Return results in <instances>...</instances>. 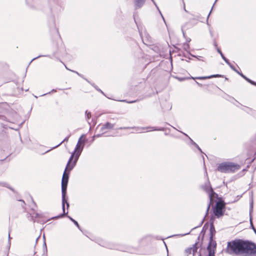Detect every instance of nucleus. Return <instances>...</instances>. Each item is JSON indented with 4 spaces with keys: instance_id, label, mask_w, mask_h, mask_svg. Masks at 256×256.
<instances>
[{
    "instance_id": "obj_1",
    "label": "nucleus",
    "mask_w": 256,
    "mask_h": 256,
    "mask_svg": "<svg viewBox=\"0 0 256 256\" xmlns=\"http://www.w3.org/2000/svg\"><path fill=\"white\" fill-rule=\"evenodd\" d=\"M226 251L230 254L248 256L256 254V245L248 241L235 240L228 242Z\"/></svg>"
},
{
    "instance_id": "obj_2",
    "label": "nucleus",
    "mask_w": 256,
    "mask_h": 256,
    "mask_svg": "<svg viewBox=\"0 0 256 256\" xmlns=\"http://www.w3.org/2000/svg\"><path fill=\"white\" fill-rule=\"evenodd\" d=\"M86 142L85 134H82L79 138L76 144L74 151L69 158L67 164V168L72 170L76 164V163L80 156Z\"/></svg>"
},
{
    "instance_id": "obj_3",
    "label": "nucleus",
    "mask_w": 256,
    "mask_h": 256,
    "mask_svg": "<svg viewBox=\"0 0 256 256\" xmlns=\"http://www.w3.org/2000/svg\"><path fill=\"white\" fill-rule=\"evenodd\" d=\"M72 170H70L69 168H67V166L63 174L62 178V210H63V214L60 215L59 216H57L56 218H59L62 216H63L66 214L67 213L65 212V209H64V205L65 203L66 204L67 207L68 208L69 206V204L66 202V188H67V185L68 183V174L66 173V171H70ZM56 217H54L56 218Z\"/></svg>"
},
{
    "instance_id": "obj_4",
    "label": "nucleus",
    "mask_w": 256,
    "mask_h": 256,
    "mask_svg": "<svg viewBox=\"0 0 256 256\" xmlns=\"http://www.w3.org/2000/svg\"><path fill=\"white\" fill-rule=\"evenodd\" d=\"M240 166L236 164L227 162L220 164L218 166L217 170L221 172H234L239 170Z\"/></svg>"
},
{
    "instance_id": "obj_5",
    "label": "nucleus",
    "mask_w": 256,
    "mask_h": 256,
    "mask_svg": "<svg viewBox=\"0 0 256 256\" xmlns=\"http://www.w3.org/2000/svg\"><path fill=\"white\" fill-rule=\"evenodd\" d=\"M225 203L222 200H218L214 208V212L217 218L222 216L225 211Z\"/></svg>"
},
{
    "instance_id": "obj_6",
    "label": "nucleus",
    "mask_w": 256,
    "mask_h": 256,
    "mask_svg": "<svg viewBox=\"0 0 256 256\" xmlns=\"http://www.w3.org/2000/svg\"><path fill=\"white\" fill-rule=\"evenodd\" d=\"M202 188L208 194L210 200H212L216 194L212 188L210 182H208L206 183L204 185L202 186Z\"/></svg>"
},
{
    "instance_id": "obj_7",
    "label": "nucleus",
    "mask_w": 256,
    "mask_h": 256,
    "mask_svg": "<svg viewBox=\"0 0 256 256\" xmlns=\"http://www.w3.org/2000/svg\"><path fill=\"white\" fill-rule=\"evenodd\" d=\"M136 130L138 132H142L145 131L146 132H152L154 130H160V131H163L164 130V128H155V127H140V128H137Z\"/></svg>"
},
{
    "instance_id": "obj_8",
    "label": "nucleus",
    "mask_w": 256,
    "mask_h": 256,
    "mask_svg": "<svg viewBox=\"0 0 256 256\" xmlns=\"http://www.w3.org/2000/svg\"><path fill=\"white\" fill-rule=\"evenodd\" d=\"M114 126L113 124H112L109 122H106V124L99 126L98 128V129H100V132H102L103 133L106 132L107 130H110L114 128Z\"/></svg>"
},
{
    "instance_id": "obj_9",
    "label": "nucleus",
    "mask_w": 256,
    "mask_h": 256,
    "mask_svg": "<svg viewBox=\"0 0 256 256\" xmlns=\"http://www.w3.org/2000/svg\"><path fill=\"white\" fill-rule=\"evenodd\" d=\"M152 1L153 2L154 4L156 6L158 10H159L158 8V7L156 4L154 0H152ZM146 2V0H134V7L136 9L139 8H141L144 4Z\"/></svg>"
},
{
    "instance_id": "obj_10",
    "label": "nucleus",
    "mask_w": 256,
    "mask_h": 256,
    "mask_svg": "<svg viewBox=\"0 0 256 256\" xmlns=\"http://www.w3.org/2000/svg\"><path fill=\"white\" fill-rule=\"evenodd\" d=\"M221 75L220 74H214V75H211L210 76H198V77H192L191 76L190 78L193 79V80H206L208 78H220L221 77Z\"/></svg>"
},
{
    "instance_id": "obj_11",
    "label": "nucleus",
    "mask_w": 256,
    "mask_h": 256,
    "mask_svg": "<svg viewBox=\"0 0 256 256\" xmlns=\"http://www.w3.org/2000/svg\"><path fill=\"white\" fill-rule=\"evenodd\" d=\"M208 256H214V250H212L210 244L208 246Z\"/></svg>"
},
{
    "instance_id": "obj_12",
    "label": "nucleus",
    "mask_w": 256,
    "mask_h": 256,
    "mask_svg": "<svg viewBox=\"0 0 256 256\" xmlns=\"http://www.w3.org/2000/svg\"><path fill=\"white\" fill-rule=\"evenodd\" d=\"M69 218L74 224L78 228H80V226L78 224V222L74 220L72 218H70V216H68Z\"/></svg>"
},
{
    "instance_id": "obj_13",
    "label": "nucleus",
    "mask_w": 256,
    "mask_h": 256,
    "mask_svg": "<svg viewBox=\"0 0 256 256\" xmlns=\"http://www.w3.org/2000/svg\"><path fill=\"white\" fill-rule=\"evenodd\" d=\"M230 68L234 70V71H235L236 72H237L238 74H240V72L237 70H236V68H234V66H232V64H231L230 63V65H228Z\"/></svg>"
},
{
    "instance_id": "obj_14",
    "label": "nucleus",
    "mask_w": 256,
    "mask_h": 256,
    "mask_svg": "<svg viewBox=\"0 0 256 256\" xmlns=\"http://www.w3.org/2000/svg\"><path fill=\"white\" fill-rule=\"evenodd\" d=\"M86 114L87 119L88 120L91 117V114L90 112H88L87 110L86 112Z\"/></svg>"
},
{
    "instance_id": "obj_15",
    "label": "nucleus",
    "mask_w": 256,
    "mask_h": 256,
    "mask_svg": "<svg viewBox=\"0 0 256 256\" xmlns=\"http://www.w3.org/2000/svg\"><path fill=\"white\" fill-rule=\"evenodd\" d=\"M222 59L225 61V62L228 65H230V62H229L228 60L225 56L224 58H223Z\"/></svg>"
},
{
    "instance_id": "obj_16",
    "label": "nucleus",
    "mask_w": 256,
    "mask_h": 256,
    "mask_svg": "<svg viewBox=\"0 0 256 256\" xmlns=\"http://www.w3.org/2000/svg\"><path fill=\"white\" fill-rule=\"evenodd\" d=\"M222 59L225 61V62L228 65H230V62H229L228 60L225 56L224 58H223Z\"/></svg>"
},
{
    "instance_id": "obj_17",
    "label": "nucleus",
    "mask_w": 256,
    "mask_h": 256,
    "mask_svg": "<svg viewBox=\"0 0 256 256\" xmlns=\"http://www.w3.org/2000/svg\"><path fill=\"white\" fill-rule=\"evenodd\" d=\"M0 120H3L4 121H7L6 118L4 116H2V115H0Z\"/></svg>"
},
{
    "instance_id": "obj_18",
    "label": "nucleus",
    "mask_w": 256,
    "mask_h": 256,
    "mask_svg": "<svg viewBox=\"0 0 256 256\" xmlns=\"http://www.w3.org/2000/svg\"><path fill=\"white\" fill-rule=\"evenodd\" d=\"M69 137H70V136H68V137L66 138L64 140H63L62 142H60V143L58 145V146H60V144H62L64 142V141L68 142V140Z\"/></svg>"
},
{
    "instance_id": "obj_19",
    "label": "nucleus",
    "mask_w": 256,
    "mask_h": 256,
    "mask_svg": "<svg viewBox=\"0 0 256 256\" xmlns=\"http://www.w3.org/2000/svg\"><path fill=\"white\" fill-rule=\"evenodd\" d=\"M10 238H11L10 236V232L9 231V232H8V246H9V248L10 247Z\"/></svg>"
},
{
    "instance_id": "obj_20",
    "label": "nucleus",
    "mask_w": 256,
    "mask_h": 256,
    "mask_svg": "<svg viewBox=\"0 0 256 256\" xmlns=\"http://www.w3.org/2000/svg\"><path fill=\"white\" fill-rule=\"evenodd\" d=\"M176 78L180 81H182L185 79L184 78H178V77H176Z\"/></svg>"
},
{
    "instance_id": "obj_21",
    "label": "nucleus",
    "mask_w": 256,
    "mask_h": 256,
    "mask_svg": "<svg viewBox=\"0 0 256 256\" xmlns=\"http://www.w3.org/2000/svg\"><path fill=\"white\" fill-rule=\"evenodd\" d=\"M238 74L244 79L246 78V77L245 76H244L242 73L240 72V74Z\"/></svg>"
},
{
    "instance_id": "obj_22",
    "label": "nucleus",
    "mask_w": 256,
    "mask_h": 256,
    "mask_svg": "<svg viewBox=\"0 0 256 256\" xmlns=\"http://www.w3.org/2000/svg\"><path fill=\"white\" fill-rule=\"evenodd\" d=\"M194 142V144L196 146V147L199 150H200V152L202 151L201 150V149L199 148V146L197 145L196 144L195 142Z\"/></svg>"
},
{
    "instance_id": "obj_23",
    "label": "nucleus",
    "mask_w": 256,
    "mask_h": 256,
    "mask_svg": "<svg viewBox=\"0 0 256 256\" xmlns=\"http://www.w3.org/2000/svg\"><path fill=\"white\" fill-rule=\"evenodd\" d=\"M252 208H253V201L252 200V202H251V209L250 210V212H251V211H252Z\"/></svg>"
},
{
    "instance_id": "obj_24",
    "label": "nucleus",
    "mask_w": 256,
    "mask_h": 256,
    "mask_svg": "<svg viewBox=\"0 0 256 256\" xmlns=\"http://www.w3.org/2000/svg\"><path fill=\"white\" fill-rule=\"evenodd\" d=\"M250 83L252 84H254V85H256V83L253 81H252V80H250V82H249Z\"/></svg>"
},
{
    "instance_id": "obj_25",
    "label": "nucleus",
    "mask_w": 256,
    "mask_h": 256,
    "mask_svg": "<svg viewBox=\"0 0 256 256\" xmlns=\"http://www.w3.org/2000/svg\"><path fill=\"white\" fill-rule=\"evenodd\" d=\"M250 83L252 84H254V85H256V83L253 81H252V80H250V82H249Z\"/></svg>"
},
{
    "instance_id": "obj_26",
    "label": "nucleus",
    "mask_w": 256,
    "mask_h": 256,
    "mask_svg": "<svg viewBox=\"0 0 256 256\" xmlns=\"http://www.w3.org/2000/svg\"><path fill=\"white\" fill-rule=\"evenodd\" d=\"M216 50H217V52L220 54H221L222 52V51L220 50V48H216Z\"/></svg>"
},
{
    "instance_id": "obj_27",
    "label": "nucleus",
    "mask_w": 256,
    "mask_h": 256,
    "mask_svg": "<svg viewBox=\"0 0 256 256\" xmlns=\"http://www.w3.org/2000/svg\"><path fill=\"white\" fill-rule=\"evenodd\" d=\"M250 222L251 226L253 228V227H254V226L252 225V218H250Z\"/></svg>"
},
{
    "instance_id": "obj_28",
    "label": "nucleus",
    "mask_w": 256,
    "mask_h": 256,
    "mask_svg": "<svg viewBox=\"0 0 256 256\" xmlns=\"http://www.w3.org/2000/svg\"><path fill=\"white\" fill-rule=\"evenodd\" d=\"M220 54V56H222V58H224V54H222V52L221 54Z\"/></svg>"
},
{
    "instance_id": "obj_29",
    "label": "nucleus",
    "mask_w": 256,
    "mask_h": 256,
    "mask_svg": "<svg viewBox=\"0 0 256 256\" xmlns=\"http://www.w3.org/2000/svg\"><path fill=\"white\" fill-rule=\"evenodd\" d=\"M245 80H247L248 82H250V79L248 78H246Z\"/></svg>"
},
{
    "instance_id": "obj_30",
    "label": "nucleus",
    "mask_w": 256,
    "mask_h": 256,
    "mask_svg": "<svg viewBox=\"0 0 256 256\" xmlns=\"http://www.w3.org/2000/svg\"><path fill=\"white\" fill-rule=\"evenodd\" d=\"M196 83L198 86H202V84H200L199 82H196Z\"/></svg>"
},
{
    "instance_id": "obj_31",
    "label": "nucleus",
    "mask_w": 256,
    "mask_h": 256,
    "mask_svg": "<svg viewBox=\"0 0 256 256\" xmlns=\"http://www.w3.org/2000/svg\"><path fill=\"white\" fill-rule=\"evenodd\" d=\"M40 56H38V57H36V58H34L32 60H32H34L36 59L37 58H39V57H40Z\"/></svg>"
},
{
    "instance_id": "obj_32",
    "label": "nucleus",
    "mask_w": 256,
    "mask_h": 256,
    "mask_svg": "<svg viewBox=\"0 0 256 256\" xmlns=\"http://www.w3.org/2000/svg\"><path fill=\"white\" fill-rule=\"evenodd\" d=\"M184 10L186 11V12H187L186 9V8H185V5H184Z\"/></svg>"
},
{
    "instance_id": "obj_33",
    "label": "nucleus",
    "mask_w": 256,
    "mask_h": 256,
    "mask_svg": "<svg viewBox=\"0 0 256 256\" xmlns=\"http://www.w3.org/2000/svg\"><path fill=\"white\" fill-rule=\"evenodd\" d=\"M253 230H254V232H255V233L256 234V230L254 228V227H253Z\"/></svg>"
},
{
    "instance_id": "obj_34",
    "label": "nucleus",
    "mask_w": 256,
    "mask_h": 256,
    "mask_svg": "<svg viewBox=\"0 0 256 256\" xmlns=\"http://www.w3.org/2000/svg\"><path fill=\"white\" fill-rule=\"evenodd\" d=\"M214 46H215V47H216V48H218V47H217V44H216V42H214Z\"/></svg>"
},
{
    "instance_id": "obj_35",
    "label": "nucleus",
    "mask_w": 256,
    "mask_h": 256,
    "mask_svg": "<svg viewBox=\"0 0 256 256\" xmlns=\"http://www.w3.org/2000/svg\"><path fill=\"white\" fill-rule=\"evenodd\" d=\"M188 234H189V233H186V234H182L181 236H185V235Z\"/></svg>"
},
{
    "instance_id": "obj_36",
    "label": "nucleus",
    "mask_w": 256,
    "mask_h": 256,
    "mask_svg": "<svg viewBox=\"0 0 256 256\" xmlns=\"http://www.w3.org/2000/svg\"><path fill=\"white\" fill-rule=\"evenodd\" d=\"M209 208H210V205H209V206H208V207L207 211H208V210Z\"/></svg>"
},
{
    "instance_id": "obj_37",
    "label": "nucleus",
    "mask_w": 256,
    "mask_h": 256,
    "mask_svg": "<svg viewBox=\"0 0 256 256\" xmlns=\"http://www.w3.org/2000/svg\"><path fill=\"white\" fill-rule=\"evenodd\" d=\"M52 92H56V90H52Z\"/></svg>"
},
{
    "instance_id": "obj_38",
    "label": "nucleus",
    "mask_w": 256,
    "mask_h": 256,
    "mask_svg": "<svg viewBox=\"0 0 256 256\" xmlns=\"http://www.w3.org/2000/svg\"><path fill=\"white\" fill-rule=\"evenodd\" d=\"M210 15V14H208V17H209Z\"/></svg>"
},
{
    "instance_id": "obj_39",
    "label": "nucleus",
    "mask_w": 256,
    "mask_h": 256,
    "mask_svg": "<svg viewBox=\"0 0 256 256\" xmlns=\"http://www.w3.org/2000/svg\"><path fill=\"white\" fill-rule=\"evenodd\" d=\"M210 15V14H208V17H209Z\"/></svg>"
},
{
    "instance_id": "obj_40",
    "label": "nucleus",
    "mask_w": 256,
    "mask_h": 256,
    "mask_svg": "<svg viewBox=\"0 0 256 256\" xmlns=\"http://www.w3.org/2000/svg\"><path fill=\"white\" fill-rule=\"evenodd\" d=\"M210 15V14H208V17H209Z\"/></svg>"
},
{
    "instance_id": "obj_41",
    "label": "nucleus",
    "mask_w": 256,
    "mask_h": 256,
    "mask_svg": "<svg viewBox=\"0 0 256 256\" xmlns=\"http://www.w3.org/2000/svg\"><path fill=\"white\" fill-rule=\"evenodd\" d=\"M76 72V74L80 75L79 74L78 72Z\"/></svg>"
},
{
    "instance_id": "obj_42",
    "label": "nucleus",
    "mask_w": 256,
    "mask_h": 256,
    "mask_svg": "<svg viewBox=\"0 0 256 256\" xmlns=\"http://www.w3.org/2000/svg\"><path fill=\"white\" fill-rule=\"evenodd\" d=\"M216 0H216L215 2H216Z\"/></svg>"
}]
</instances>
